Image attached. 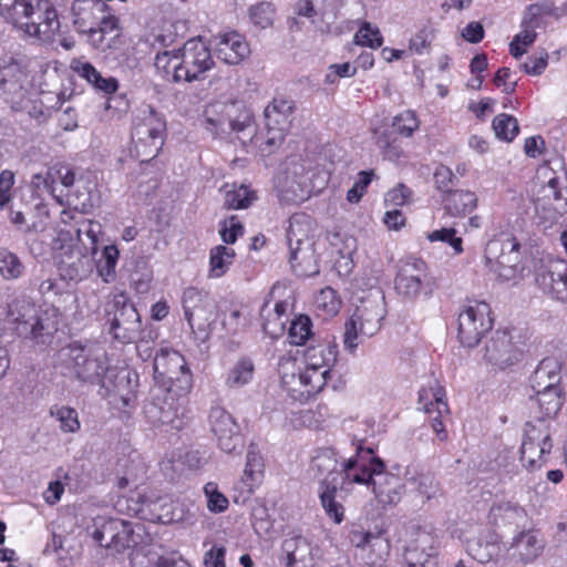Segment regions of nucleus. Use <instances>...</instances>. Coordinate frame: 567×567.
I'll return each instance as SVG.
<instances>
[{"label":"nucleus","instance_id":"7c9ffc66","mask_svg":"<svg viewBox=\"0 0 567 567\" xmlns=\"http://www.w3.org/2000/svg\"><path fill=\"white\" fill-rule=\"evenodd\" d=\"M290 264L293 271L301 277H310L319 274L313 243H305L302 246L291 247Z\"/></svg>","mask_w":567,"mask_h":567},{"label":"nucleus","instance_id":"a19ab883","mask_svg":"<svg viewBox=\"0 0 567 567\" xmlns=\"http://www.w3.org/2000/svg\"><path fill=\"white\" fill-rule=\"evenodd\" d=\"M489 520L495 525L517 524L526 517V511L517 503L499 502L489 509Z\"/></svg>","mask_w":567,"mask_h":567},{"label":"nucleus","instance_id":"79ce46f5","mask_svg":"<svg viewBox=\"0 0 567 567\" xmlns=\"http://www.w3.org/2000/svg\"><path fill=\"white\" fill-rule=\"evenodd\" d=\"M78 74L85 79L96 90L105 94L114 93L118 89V82L115 78H103L102 74L89 62L79 63L75 66Z\"/></svg>","mask_w":567,"mask_h":567},{"label":"nucleus","instance_id":"cd10ccee","mask_svg":"<svg viewBox=\"0 0 567 567\" xmlns=\"http://www.w3.org/2000/svg\"><path fill=\"white\" fill-rule=\"evenodd\" d=\"M234 105L214 103L204 112L205 128L214 136L225 137L231 133L230 114L234 113Z\"/></svg>","mask_w":567,"mask_h":567},{"label":"nucleus","instance_id":"c756f323","mask_svg":"<svg viewBox=\"0 0 567 567\" xmlns=\"http://www.w3.org/2000/svg\"><path fill=\"white\" fill-rule=\"evenodd\" d=\"M540 175L547 177V182L540 186L538 192L542 194V198L553 202L555 207L553 209H547V213L553 214H565L567 212V197H565L559 188V178L556 176L555 172L549 169L548 167H544L538 171L537 178H540Z\"/></svg>","mask_w":567,"mask_h":567},{"label":"nucleus","instance_id":"20e7f679","mask_svg":"<svg viewBox=\"0 0 567 567\" xmlns=\"http://www.w3.org/2000/svg\"><path fill=\"white\" fill-rule=\"evenodd\" d=\"M385 316L383 299L378 295L362 300L344 324L343 346L353 353L361 338L374 336Z\"/></svg>","mask_w":567,"mask_h":567},{"label":"nucleus","instance_id":"f704fd0d","mask_svg":"<svg viewBox=\"0 0 567 567\" xmlns=\"http://www.w3.org/2000/svg\"><path fill=\"white\" fill-rule=\"evenodd\" d=\"M313 220L307 214H293L289 219L287 230V240L289 248L302 246L305 243H313L311 234L313 233Z\"/></svg>","mask_w":567,"mask_h":567},{"label":"nucleus","instance_id":"4be33fe9","mask_svg":"<svg viewBox=\"0 0 567 567\" xmlns=\"http://www.w3.org/2000/svg\"><path fill=\"white\" fill-rule=\"evenodd\" d=\"M337 346L332 342H320L309 346L303 351V363L308 372L321 374L322 381L327 384L330 379V368L337 360Z\"/></svg>","mask_w":567,"mask_h":567},{"label":"nucleus","instance_id":"6e6d98bb","mask_svg":"<svg viewBox=\"0 0 567 567\" xmlns=\"http://www.w3.org/2000/svg\"><path fill=\"white\" fill-rule=\"evenodd\" d=\"M392 127L396 134L410 137L419 130L420 121L413 111L406 110L393 117Z\"/></svg>","mask_w":567,"mask_h":567},{"label":"nucleus","instance_id":"ea45409f","mask_svg":"<svg viewBox=\"0 0 567 567\" xmlns=\"http://www.w3.org/2000/svg\"><path fill=\"white\" fill-rule=\"evenodd\" d=\"M338 484L333 482H321L319 486V498L326 514L336 523L340 524L344 518V507L337 502L336 494Z\"/></svg>","mask_w":567,"mask_h":567},{"label":"nucleus","instance_id":"4468645a","mask_svg":"<svg viewBox=\"0 0 567 567\" xmlns=\"http://www.w3.org/2000/svg\"><path fill=\"white\" fill-rule=\"evenodd\" d=\"M277 189L279 199L288 204H299L308 199L311 186L305 167L293 163L285 173L279 174Z\"/></svg>","mask_w":567,"mask_h":567},{"label":"nucleus","instance_id":"e2e57ef3","mask_svg":"<svg viewBox=\"0 0 567 567\" xmlns=\"http://www.w3.org/2000/svg\"><path fill=\"white\" fill-rule=\"evenodd\" d=\"M118 527H121V519L104 520L100 527L95 528L92 536L100 546L109 548Z\"/></svg>","mask_w":567,"mask_h":567},{"label":"nucleus","instance_id":"72a5a7b5","mask_svg":"<svg viewBox=\"0 0 567 567\" xmlns=\"http://www.w3.org/2000/svg\"><path fill=\"white\" fill-rule=\"evenodd\" d=\"M10 316L13 317V320L23 324L24 328H29L30 333L37 338L39 337L44 327L37 316V309L34 305H32L27 299L14 300L10 306Z\"/></svg>","mask_w":567,"mask_h":567},{"label":"nucleus","instance_id":"ddd939ff","mask_svg":"<svg viewBox=\"0 0 567 567\" xmlns=\"http://www.w3.org/2000/svg\"><path fill=\"white\" fill-rule=\"evenodd\" d=\"M154 372L172 383L177 382L184 393L192 388V373L184 357L177 351L161 349L154 358Z\"/></svg>","mask_w":567,"mask_h":567},{"label":"nucleus","instance_id":"13d9d810","mask_svg":"<svg viewBox=\"0 0 567 567\" xmlns=\"http://www.w3.org/2000/svg\"><path fill=\"white\" fill-rule=\"evenodd\" d=\"M137 542L134 539V533L130 524L121 519V527L116 528L114 539L112 540L109 549H112L115 553H122L126 548L135 546Z\"/></svg>","mask_w":567,"mask_h":567},{"label":"nucleus","instance_id":"052dcab7","mask_svg":"<svg viewBox=\"0 0 567 567\" xmlns=\"http://www.w3.org/2000/svg\"><path fill=\"white\" fill-rule=\"evenodd\" d=\"M311 320L307 316L296 318L289 328L290 342L303 344L311 337Z\"/></svg>","mask_w":567,"mask_h":567},{"label":"nucleus","instance_id":"c9c22d12","mask_svg":"<svg viewBox=\"0 0 567 567\" xmlns=\"http://www.w3.org/2000/svg\"><path fill=\"white\" fill-rule=\"evenodd\" d=\"M154 66L157 73L165 80L172 82L184 81L181 49L178 51H163L155 56Z\"/></svg>","mask_w":567,"mask_h":567},{"label":"nucleus","instance_id":"39448f33","mask_svg":"<svg viewBox=\"0 0 567 567\" xmlns=\"http://www.w3.org/2000/svg\"><path fill=\"white\" fill-rule=\"evenodd\" d=\"M165 128V121L151 107L135 118L132 140L141 162H148L157 156L164 144Z\"/></svg>","mask_w":567,"mask_h":567},{"label":"nucleus","instance_id":"8fccbe9b","mask_svg":"<svg viewBox=\"0 0 567 567\" xmlns=\"http://www.w3.org/2000/svg\"><path fill=\"white\" fill-rule=\"evenodd\" d=\"M315 305L324 317L337 315L341 308V300L334 289L326 287L316 297Z\"/></svg>","mask_w":567,"mask_h":567},{"label":"nucleus","instance_id":"9d476101","mask_svg":"<svg viewBox=\"0 0 567 567\" xmlns=\"http://www.w3.org/2000/svg\"><path fill=\"white\" fill-rule=\"evenodd\" d=\"M185 318L194 333L206 332L215 321L216 303L207 292L189 287L183 293Z\"/></svg>","mask_w":567,"mask_h":567},{"label":"nucleus","instance_id":"a18cd8bd","mask_svg":"<svg viewBox=\"0 0 567 567\" xmlns=\"http://www.w3.org/2000/svg\"><path fill=\"white\" fill-rule=\"evenodd\" d=\"M264 477V462L260 454L254 450H249L246 455V466L244 471L243 482L247 486L248 492H252Z\"/></svg>","mask_w":567,"mask_h":567},{"label":"nucleus","instance_id":"b1692460","mask_svg":"<svg viewBox=\"0 0 567 567\" xmlns=\"http://www.w3.org/2000/svg\"><path fill=\"white\" fill-rule=\"evenodd\" d=\"M349 537L354 547L370 549L375 556L372 559L373 564L383 561L390 554L391 543L381 529L375 532L352 530Z\"/></svg>","mask_w":567,"mask_h":567},{"label":"nucleus","instance_id":"864d4df0","mask_svg":"<svg viewBox=\"0 0 567 567\" xmlns=\"http://www.w3.org/2000/svg\"><path fill=\"white\" fill-rule=\"evenodd\" d=\"M493 130L497 138L511 142L518 134L519 126L514 116L502 113L494 117Z\"/></svg>","mask_w":567,"mask_h":567},{"label":"nucleus","instance_id":"dca6fc26","mask_svg":"<svg viewBox=\"0 0 567 567\" xmlns=\"http://www.w3.org/2000/svg\"><path fill=\"white\" fill-rule=\"evenodd\" d=\"M426 279V264L420 258H405L400 261L394 281L395 290L403 297L414 298L422 291Z\"/></svg>","mask_w":567,"mask_h":567},{"label":"nucleus","instance_id":"2f4dec72","mask_svg":"<svg viewBox=\"0 0 567 567\" xmlns=\"http://www.w3.org/2000/svg\"><path fill=\"white\" fill-rule=\"evenodd\" d=\"M29 61L9 56L0 64V83L9 84V91L22 89L29 76Z\"/></svg>","mask_w":567,"mask_h":567},{"label":"nucleus","instance_id":"aec40b11","mask_svg":"<svg viewBox=\"0 0 567 567\" xmlns=\"http://www.w3.org/2000/svg\"><path fill=\"white\" fill-rule=\"evenodd\" d=\"M281 383L288 394L297 401H308L317 395L324 388V381L321 374L308 372L306 369L299 370L298 373L284 372Z\"/></svg>","mask_w":567,"mask_h":567},{"label":"nucleus","instance_id":"338daca9","mask_svg":"<svg viewBox=\"0 0 567 567\" xmlns=\"http://www.w3.org/2000/svg\"><path fill=\"white\" fill-rule=\"evenodd\" d=\"M434 38L433 29L424 27L417 31L410 40V50L423 54L431 45Z\"/></svg>","mask_w":567,"mask_h":567},{"label":"nucleus","instance_id":"7ed1b4c3","mask_svg":"<svg viewBox=\"0 0 567 567\" xmlns=\"http://www.w3.org/2000/svg\"><path fill=\"white\" fill-rule=\"evenodd\" d=\"M71 11L75 29L92 47L101 50L110 47L109 35H117L118 19L103 0H74Z\"/></svg>","mask_w":567,"mask_h":567},{"label":"nucleus","instance_id":"2eb2a0df","mask_svg":"<svg viewBox=\"0 0 567 567\" xmlns=\"http://www.w3.org/2000/svg\"><path fill=\"white\" fill-rule=\"evenodd\" d=\"M520 352L506 331H496L483 349L484 362L493 369H506L519 360Z\"/></svg>","mask_w":567,"mask_h":567},{"label":"nucleus","instance_id":"3c124183","mask_svg":"<svg viewBox=\"0 0 567 567\" xmlns=\"http://www.w3.org/2000/svg\"><path fill=\"white\" fill-rule=\"evenodd\" d=\"M24 266L19 257L7 250H0V275L6 280H14L22 276Z\"/></svg>","mask_w":567,"mask_h":567},{"label":"nucleus","instance_id":"09e8293b","mask_svg":"<svg viewBox=\"0 0 567 567\" xmlns=\"http://www.w3.org/2000/svg\"><path fill=\"white\" fill-rule=\"evenodd\" d=\"M50 415L59 421V429L63 433H76L81 427L78 412L73 408L53 405L50 409Z\"/></svg>","mask_w":567,"mask_h":567},{"label":"nucleus","instance_id":"6e6552de","mask_svg":"<svg viewBox=\"0 0 567 567\" xmlns=\"http://www.w3.org/2000/svg\"><path fill=\"white\" fill-rule=\"evenodd\" d=\"M109 307L107 321L113 337L123 343L137 341L142 331V321L135 307L126 302L123 297L115 298Z\"/></svg>","mask_w":567,"mask_h":567},{"label":"nucleus","instance_id":"bf43d9fd","mask_svg":"<svg viewBox=\"0 0 567 567\" xmlns=\"http://www.w3.org/2000/svg\"><path fill=\"white\" fill-rule=\"evenodd\" d=\"M354 41L359 45L369 47L372 49L380 48L383 43L380 30L377 27H372V24L369 22H364L360 30L355 33Z\"/></svg>","mask_w":567,"mask_h":567},{"label":"nucleus","instance_id":"774afa93","mask_svg":"<svg viewBox=\"0 0 567 567\" xmlns=\"http://www.w3.org/2000/svg\"><path fill=\"white\" fill-rule=\"evenodd\" d=\"M371 176H372V173H370V172L362 171L359 173L358 181L353 184V186L347 193V199L350 203H358L362 198V196L365 192V188L371 183V179H372Z\"/></svg>","mask_w":567,"mask_h":567},{"label":"nucleus","instance_id":"37998d69","mask_svg":"<svg viewBox=\"0 0 567 567\" xmlns=\"http://www.w3.org/2000/svg\"><path fill=\"white\" fill-rule=\"evenodd\" d=\"M235 250L224 245H218L212 248L209 254V278H220L230 268L235 258Z\"/></svg>","mask_w":567,"mask_h":567},{"label":"nucleus","instance_id":"f257e3e1","mask_svg":"<svg viewBox=\"0 0 567 567\" xmlns=\"http://www.w3.org/2000/svg\"><path fill=\"white\" fill-rule=\"evenodd\" d=\"M343 473L349 483L372 486L374 498L383 509L396 506L404 493V484L396 475L385 472L384 463L378 457L371 458L368 464L362 458L350 457Z\"/></svg>","mask_w":567,"mask_h":567},{"label":"nucleus","instance_id":"a878e982","mask_svg":"<svg viewBox=\"0 0 567 567\" xmlns=\"http://www.w3.org/2000/svg\"><path fill=\"white\" fill-rule=\"evenodd\" d=\"M144 413L148 422L153 425L167 424L178 427L175 422L181 414V406H178L173 398L153 399L145 404Z\"/></svg>","mask_w":567,"mask_h":567},{"label":"nucleus","instance_id":"c85d7f7f","mask_svg":"<svg viewBox=\"0 0 567 567\" xmlns=\"http://www.w3.org/2000/svg\"><path fill=\"white\" fill-rule=\"evenodd\" d=\"M33 4L32 0H0V17L19 33L21 30L30 32L27 21L32 13Z\"/></svg>","mask_w":567,"mask_h":567},{"label":"nucleus","instance_id":"f8f14e48","mask_svg":"<svg viewBox=\"0 0 567 567\" xmlns=\"http://www.w3.org/2000/svg\"><path fill=\"white\" fill-rule=\"evenodd\" d=\"M27 23L30 25V32L28 30H21L20 34L40 42L54 41L61 28L58 12L55 8L49 3H34L32 6V13H30Z\"/></svg>","mask_w":567,"mask_h":567},{"label":"nucleus","instance_id":"c03bdc74","mask_svg":"<svg viewBox=\"0 0 567 567\" xmlns=\"http://www.w3.org/2000/svg\"><path fill=\"white\" fill-rule=\"evenodd\" d=\"M309 543L301 535H293L286 538L282 542L286 567H292L295 564L303 561L309 554Z\"/></svg>","mask_w":567,"mask_h":567},{"label":"nucleus","instance_id":"5701e85b","mask_svg":"<svg viewBox=\"0 0 567 567\" xmlns=\"http://www.w3.org/2000/svg\"><path fill=\"white\" fill-rule=\"evenodd\" d=\"M544 539L536 530L527 529L517 533L507 544L508 554L524 564L534 561L543 551Z\"/></svg>","mask_w":567,"mask_h":567},{"label":"nucleus","instance_id":"0eeeda50","mask_svg":"<svg viewBox=\"0 0 567 567\" xmlns=\"http://www.w3.org/2000/svg\"><path fill=\"white\" fill-rule=\"evenodd\" d=\"M492 327L493 319L487 303L467 305L458 313L457 338L462 346L473 348Z\"/></svg>","mask_w":567,"mask_h":567},{"label":"nucleus","instance_id":"1a4fd4ad","mask_svg":"<svg viewBox=\"0 0 567 567\" xmlns=\"http://www.w3.org/2000/svg\"><path fill=\"white\" fill-rule=\"evenodd\" d=\"M485 261L499 278L511 280L520 261V244L515 238L493 239L486 245Z\"/></svg>","mask_w":567,"mask_h":567},{"label":"nucleus","instance_id":"9b49d317","mask_svg":"<svg viewBox=\"0 0 567 567\" xmlns=\"http://www.w3.org/2000/svg\"><path fill=\"white\" fill-rule=\"evenodd\" d=\"M183 78L185 82L202 80L215 62L210 48L202 38H193L186 41L181 49Z\"/></svg>","mask_w":567,"mask_h":567},{"label":"nucleus","instance_id":"423d86ee","mask_svg":"<svg viewBox=\"0 0 567 567\" xmlns=\"http://www.w3.org/2000/svg\"><path fill=\"white\" fill-rule=\"evenodd\" d=\"M553 449L549 424L543 420L527 422L520 445V463L529 472L540 468Z\"/></svg>","mask_w":567,"mask_h":567},{"label":"nucleus","instance_id":"49530a36","mask_svg":"<svg viewBox=\"0 0 567 567\" xmlns=\"http://www.w3.org/2000/svg\"><path fill=\"white\" fill-rule=\"evenodd\" d=\"M255 365L250 359L243 358L238 360L229 370L226 378V385L231 389H238L252 380Z\"/></svg>","mask_w":567,"mask_h":567},{"label":"nucleus","instance_id":"6ab92c4d","mask_svg":"<svg viewBox=\"0 0 567 567\" xmlns=\"http://www.w3.org/2000/svg\"><path fill=\"white\" fill-rule=\"evenodd\" d=\"M209 44L216 56L226 64L237 65L250 54V48L245 37L237 31L218 33Z\"/></svg>","mask_w":567,"mask_h":567},{"label":"nucleus","instance_id":"bb28decb","mask_svg":"<svg viewBox=\"0 0 567 567\" xmlns=\"http://www.w3.org/2000/svg\"><path fill=\"white\" fill-rule=\"evenodd\" d=\"M561 363L558 358H544L537 365L530 379L534 391L561 389Z\"/></svg>","mask_w":567,"mask_h":567},{"label":"nucleus","instance_id":"a211bd4d","mask_svg":"<svg viewBox=\"0 0 567 567\" xmlns=\"http://www.w3.org/2000/svg\"><path fill=\"white\" fill-rule=\"evenodd\" d=\"M408 567H436V540L432 533L415 528L404 550Z\"/></svg>","mask_w":567,"mask_h":567},{"label":"nucleus","instance_id":"0e129e2a","mask_svg":"<svg viewBox=\"0 0 567 567\" xmlns=\"http://www.w3.org/2000/svg\"><path fill=\"white\" fill-rule=\"evenodd\" d=\"M205 495L207 497V508L214 513H221L228 507L227 497L221 494L217 485L209 482L204 487Z\"/></svg>","mask_w":567,"mask_h":567},{"label":"nucleus","instance_id":"4c0bfd02","mask_svg":"<svg viewBox=\"0 0 567 567\" xmlns=\"http://www.w3.org/2000/svg\"><path fill=\"white\" fill-rule=\"evenodd\" d=\"M477 198L470 190L449 192L443 198L445 212L451 216H464L476 207Z\"/></svg>","mask_w":567,"mask_h":567},{"label":"nucleus","instance_id":"f3484780","mask_svg":"<svg viewBox=\"0 0 567 567\" xmlns=\"http://www.w3.org/2000/svg\"><path fill=\"white\" fill-rule=\"evenodd\" d=\"M209 422L212 432L224 452L233 453L243 450L244 443L238 425L226 410L213 408L209 413Z\"/></svg>","mask_w":567,"mask_h":567},{"label":"nucleus","instance_id":"412c9836","mask_svg":"<svg viewBox=\"0 0 567 567\" xmlns=\"http://www.w3.org/2000/svg\"><path fill=\"white\" fill-rule=\"evenodd\" d=\"M291 110V104L285 100H274L266 106L264 114L267 126L266 144L268 146H276L284 141L289 126Z\"/></svg>","mask_w":567,"mask_h":567},{"label":"nucleus","instance_id":"4d7b16f0","mask_svg":"<svg viewBox=\"0 0 567 567\" xmlns=\"http://www.w3.org/2000/svg\"><path fill=\"white\" fill-rule=\"evenodd\" d=\"M248 14L256 27L266 29L274 22L275 8L270 2H259L249 8Z\"/></svg>","mask_w":567,"mask_h":567},{"label":"nucleus","instance_id":"e433bc0d","mask_svg":"<svg viewBox=\"0 0 567 567\" xmlns=\"http://www.w3.org/2000/svg\"><path fill=\"white\" fill-rule=\"evenodd\" d=\"M468 550L475 560L486 564L498 556L501 551L499 537L495 533L482 535L470 543Z\"/></svg>","mask_w":567,"mask_h":567},{"label":"nucleus","instance_id":"603ef678","mask_svg":"<svg viewBox=\"0 0 567 567\" xmlns=\"http://www.w3.org/2000/svg\"><path fill=\"white\" fill-rule=\"evenodd\" d=\"M120 251L116 246H105L102 252L104 261L97 265V272L106 284L113 282L116 278V264Z\"/></svg>","mask_w":567,"mask_h":567},{"label":"nucleus","instance_id":"de8ad7c7","mask_svg":"<svg viewBox=\"0 0 567 567\" xmlns=\"http://www.w3.org/2000/svg\"><path fill=\"white\" fill-rule=\"evenodd\" d=\"M92 265L90 260L82 254H78L76 260H62L59 265L61 276L64 279L80 281L90 274Z\"/></svg>","mask_w":567,"mask_h":567},{"label":"nucleus","instance_id":"58836bf2","mask_svg":"<svg viewBox=\"0 0 567 567\" xmlns=\"http://www.w3.org/2000/svg\"><path fill=\"white\" fill-rule=\"evenodd\" d=\"M534 401L538 408V420L545 421L546 417H554L559 412L563 405V390L548 389L534 391Z\"/></svg>","mask_w":567,"mask_h":567},{"label":"nucleus","instance_id":"393cba45","mask_svg":"<svg viewBox=\"0 0 567 567\" xmlns=\"http://www.w3.org/2000/svg\"><path fill=\"white\" fill-rule=\"evenodd\" d=\"M347 462L348 460L341 464V470L338 471L337 453L332 449H321L312 457L309 472L313 477H322L320 483L328 481L338 484V477L342 475L344 484L347 481L344 480L343 467Z\"/></svg>","mask_w":567,"mask_h":567},{"label":"nucleus","instance_id":"f03ea898","mask_svg":"<svg viewBox=\"0 0 567 567\" xmlns=\"http://www.w3.org/2000/svg\"><path fill=\"white\" fill-rule=\"evenodd\" d=\"M55 367L64 377L82 384H99L106 375L110 364L103 349L75 341L58 351Z\"/></svg>","mask_w":567,"mask_h":567},{"label":"nucleus","instance_id":"5fc2aeb1","mask_svg":"<svg viewBox=\"0 0 567 567\" xmlns=\"http://www.w3.org/2000/svg\"><path fill=\"white\" fill-rule=\"evenodd\" d=\"M255 199V193L249 190L247 186L240 185L237 188L226 190L224 205L227 209H243L250 206Z\"/></svg>","mask_w":567,"mask_h":567},{"label":"nucleus","instance_id":"69168bd1","mask_svg":"<svg viewBox=\"0 0 567 567\" xmlns=\"http://www.w3.org/2000/svg\"><path fill=\"white\" fill-rule=\"evenodd\" d=\"M219 234L226 244H234L244 234V227L237 216H230L220 224Z\"/></svg>","mask_w":567,"mask_h":567},{"label":"nucleus","instance_id":"473e14b6","mask_svg":"<svg viewBox=\"0 0 567 567\" xmlns=\"http://www.w3.org/2000/svg\"><path fill=\"white\" fill-rule=\"evenodd\" d=\"M542 285L548 289L556 299L567 302V264L563 260L550 265L549 269L540 276Z\"/></svg>","mask_w":567,"mask_h":567},{"label":"nucleus","instance_id":"680f3d73","mask_svg":"<svg viewBox=\"0 0 567 567\" xmlns=\"http://www.w3.org/2000/svg\"><path fill=\"white\" fill-rule=\"evenodd\" d=\"M426 238L432 243H447L453 248L455 255L463 252V240L461 237L456 236V230L454 228H441L433 230L426 235Z\"/></svg>","mask_w":567,"mask_h":567}]
</instances>
